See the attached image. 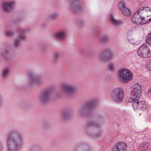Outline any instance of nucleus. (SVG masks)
Instances as JSON below:
<instances>
[{"mask_svg":"<svg viewBox=\"0 0 151 151\" xmlns=\"http://www.w3.org/2000/svg\"><path fill=\"white\" fill-rule=\"evenodd\" d=\"M145 40L146 43L151 47V33H149L147 35Z\"/></svg>","mask_w":151,"mask_h":151,"instance_id":"obj_19","label":"nucleus"},{"mask_svg":"<svg viewBox=\"0 0 151 151\" xmlns=\"http://www.w3.org/2000/svg\"><path fill=\"white\" fill-rule=\"evenodd\" d=\"M23 145V137L19 132L14 131L8 135L6 145V151L19 150Z\"/></svg>","mask_w":151,"mask_h":151,"instance_id":"obj_1","label":"nucleus"},{"mask_svg":"<svg viewBox=\"0 0 151 151\" xmlns=\"http://www.w3.org/2000/svg\"><path fill=\"white\" fill-rule=\"evenodd\" d=\"M10 72L9 69V68H7L4 70L3 73V76H6Z\"/></svg>","mask_w":151,"mask_h":151,"instance_id":"obj_24","label":"nucleus"},{"mask_svg":"<svg viewBox=\"0 0 151 151\" xmlns=\"http://www.w3.org/2000/svg\"><path fill=\"white\" fill-rule=\"evenodd\" d=\"M49 96V94L48 92H45L39 96L38 99L42 102H45L48 99Z\"/></svg>","mask_w":151,"mask_h":151,"instance_id":"obj_14","label":"nucleus"},{"mask_svg":"<svg viewBox=\"0 0 151 151\" xmlns=\"http://www.w3.org/2000/svg\"><path fill=\"white\" fill-rule=\"evenodd\" d=\"M93 126L95 127H98L97 125L96 124H93Z\"/></svg>","mask_w":151,"mask_h":151,"instance_id":"obj_35","label":"nucleus"},{"mask_svg":"<svg viewBox=\"0 0 151 151\" xmlns=\"http://www.w3.org/2000/svg\"><path fill=\"white\" fill-rule=\"evenodd\" d=\"M124 13L123 11H121L122 13L125 16H129L131 14V11L130 10L127 8H126L124 10Z\"/></svg>","mask_w":151,"mask_h":151,"instance_id":"obj_22","label":"nucleus"},{"mask_svg":"<svg viewBox=\"0 0 151 151\" xmlns=\"http://www.w3.org/2000/svg\"><path fill=\"white\" fill-rule=\"evenodd\" d=\"M63 117H65V118H66V116H65V114H63Z\"/></svg>","mask_w":151,"mask_h":151,"instance_id":"obj_36","label":"nucleus"},{"mask_svg":"<svg viewBox=\"0 0 151 151\" xmlns=\"http://www.w3.org/2000/svg\"><path fill=\"white\" fill-rule=\"evenodd\" d=\"M146 67L149 70L151 71V60L147 64Z\"/></svg>","mask_w":151,"mask_h":151,"instance_id":"obj_26","label":"nucleus"},{"mask_svg":"<svg viewBox=\"0 0 151 151\" xmlns=\"http://www.w3.org/2000/svg\"><path fill=\"white\" fill-rule=\"evenodd\" d=\"M137 54L139 57L143 58H148L151 57V50L146 44H142L137 50Z\"/></svg>","mask_w":151,"mask_h":151,"instance_id":"obj_5","label":"nucleus"},{"mask_svg":"<svg viewBox=\"0 0 151 151\" xmlns=\"http://www.w3.org/2000/svg\"><path fill=\"white\" fill-rule=\"evenodd\" d=\"M65 32L63 30H60L56 32L55 34V36L57 38L62 39L65 36Z\"/></svg>","mask_w":151,"mask_h":151,"instance_id":"obj_16","label":"nucleus"},{"mask_svg":"<svg viewBox=\"0 0 151 151\" xmlns=\"http://www.w3.org/2000/svg\"><path fill=\"white\" fill-rule=\"evenodd\" d=\"M128 41L130 44L133 45H137L140 43V42H137L133 38L131 37L128 38Z\"/></svg>","mask_w":151,"mask_h":151,"instance_id":"obj_18","label":"nucleus"},{"mask_svg":"<svg viewBox=\"0 0 151 151\" xmlns=\"http://www.w3.org/2000/svg\"><path fill=\"white\" fill-rule=\"evenodd\" d=\"M19 38L16 39L14 42V45L15 47H17L19 45L20 40H24L26 38L25 33L24 32H21L19 34Z\"/></svg>","mask_w":151,"mask_h":151,"instance_id":"obj_12","label":"nucleus"},{"mask_svg":"<svg viewBox=\"0 0 151 151\" xmlns=\"http://www.w3.org/2000/svg\"><path fill=\"white\" fill-rule=\"evenodd\" d=\"M60 54L59 53H56L54 54L53 56L54 59L56 60L58 59L60 57Z\"/></svg>","mask_w":151,"mask_h":151,"instance_id":"obj_25","label":"nucleus"},{"mask_svg":"<svg viewBox=\"0 0 151 151\" xmlns=\"http://www.w3.org/2000/svg\"><path fill=\"white\" fill-rule=\"evenodd\" d=\"M30 82L32 84H39L40 81L39 79L34 77H32L29 80Z\"/></svg>","mask_w":151,"mask_h":151,"instance_id":"obj_17","label":"nucleus"},{"mask_svg":"<svg viewBox=\"0 0 151 151\" xmlns=\"http://www.w3.org/2000/svg\"><path fill=\"white\" fill-rule=\"evenodd\" d=\"M60 88L62 91L66 94L71 93L76 89L74 86L67 84L62 85Z\"/></svg>","mask_w":151,"mask_h":151,"instance_id":"obj_10","label":"nucleus"},{"mask_svg":"<svg viewBox=\"0 0 151 151\" xmlns=\"http://www.w3.org/2000/svg\"><path fill=\"white\" fill-rule=\"evenodd\" d=\"M29 151H38L37 148L35 147H32L30 149Z\"/></svg>","mask_w":151,"mask_h":151,"instance_id":"obj_30","label":"nucleus"},{"mask_svg":"<svg viewBox=\"0 0 151 151\" xmlns=\"http://www.w3.org/2000/svg\"><path fill=\"white\" fill-rule=\"evenodd\" d=\"M101 40V41H103V40Z\"/></svg>","mask_w":151,"mask_h":151,"instance_id":"obj_39","label":"nucleus"},{"mask_svg":"<svg viewBox=\"0 0 151 151\" xmlns=\"http://www.w3.org/2000/svg\"><path fill=\"white\" fill-rule=\"evenodd\" d=\"M81 149V148L78 147L77 149L76 150H75V151H80V149Z\"/></svg>","mask_w":151,"mask_h":151,"instance_id":"obj_33","label":"nucleus"},{"mask_svg":"<svg viewBox=\"0 0 151 151\" xmlns=\"http://www.w3.org/2000/svg\"><path fill=\"white\" fill-rule=\"evenodd\" d=\"M131 101L133 102V106L135 110L140 109L142 110H145L148 107V105L144 101H138V100L133 101L130 100Z\"/></svg>","mask_w":151,"mask_h":151,"instance_id":"obj_9","label":"nucleus"},{"mask_svg":"<svg viewBox=\"0 0 151 151\" xmlns=\"http://www.w3.org/2000/svg\"><path fill=\"white\" fill-rule=\"evenodd\" d=\"M136 13L143 16V15H146L147 19L150 22L151 21V9L150 7H143L139 9Z\"/></svg>","mask_w":151,"mask_h":151,"instance_id":"obj_8","label":"nucleus"},{"mask_svg":"<svg viewBox=\"0 0 151 151\" xmlns=\"http://www.w3.org/2000/svg\"><path fill=\"white\" fill-rule=\"evenodd\" d=\"M132 22L136 25H143L148 23L150 20L147 18L137 14L136 12L131 19Z\"/></svg>","mask_w":151,"mask_h":151,"instance_id":"obj_6","label":"nucleus"},{"mask_svg":"<svg viewBox=\"0 0 151 151\" xmlns=\"http://www.w3.org/2000/svg\"><path fill=\"white\" fill-rule=\"evenodd\" d=\"M119 7L120 11L121 12L123 11L124 13V10L127 8L126 6L125 3L123 2H120L119 3Z\"/></svg>","mask_w":151,"mask_h":151,"instance_id":"obj_20","label":"nucleus"},{"mask_svg":"<svg viewBox=\"0 0 151 151\" xmlns=\"http://www.w3.org/2000/svg\"><path fill=\"white\" fill-rule=\"evenodd\" d=\"M148 93H151V87L148 91Z\"/></svg>","mask_w":151,"mask_h":151,"instance_id":"obj_34","label":"nucleus"},{"mask_svg":"<svg viewBox=\"0 0 151 151\" xmlns=\"http://www.w3.org/2000/svg\"><path fill=\"white\" fill-rule=\"evenodd\" d=\"M2 151V145L0 143V151Z\"/></svg>","mask_w":151,"mask_h":151,"instance_id":"obj_32","label":"nucleus"},{"mask_svg":"<svg viewBox=\"0 0 151 151\" xmlns=\"http://www.w3.org/2000/svg\"><path fill=\"white\" fill-rule=\"evenodd\" d=\"M15 4L14 0L5 1L2 3L1 8L5 12H9L13 9Z\"/></svg>","mask_w":151,"mask_h":151,"instance_id":"obj_7","label":"nucleus"},{"mask_svg":"<svg viewBox=\"0 0 151 151\" xmlns=\"http://www.w3.org/2000/svg\"><path fill=\"white\" fill-rule=\"evenodd\" d=\"M149 144L147 142L140 143L139 146V149L141 151H146L148 149Z\"/></svg>","mask_w":151,"mask_h":151,"instance_id":"obj_15","label":"nucleus"},{"mask_svg":"<svg viewBox=\"0 0 151 151\" xmlns=\"http://www.w3.org/2000/svg\"><path fill=\"white\" fill-rule=\"evenodd\" d=\"M7 56V53H4V52H2L1 54V58L6 59Z\"/></svg>","mask_w":151,"mask_h":151,"instance_id":"obj_27","label":"nucleus"},{"mask_svg":"<svg viewBox=\"0 0 151 151\" xmlns=\"http://www.w3.org/2000/svg\"><path fill=\"white\" fill-rule=\"evenodd\" d=\"M109 18L110 22L114 25L119 26L123 24V22L121 20L116 19L112 14H110Z\"/></svg>","mask_w":151,"mask_h":151,"instance_id":"obj_13","label":"nucleus"},{"mask_svg":"<svg viewBox=\"0 0 151 151\" xmlns=\"http://www.w3.org/2000/svg\"><path fill=\"white\" fill-rule=\"evenodd\" d=\"M70 8L72 10H73L75 9V8H76V7H74V5H70L69 6Z\"/></svg>","mask_w":151,"mask_h":151,"instance_id":"obj_31","label":"nucleus"},{"mask_svg":"<svg viewBox=\"0 0 151 151\" xmlns=\"http://www.w3.org/2000/svg\"><path fill=\"white\" fill-rule=\"evenodd\" d=\"M111 97L117 102H122L124 98V89L121 87L115 88L111 91Z\"/></svg>","mask_w":151,"mask_h":151,"instance_id":"obj_4","label":"nucleus"},{"mask_svg":"<svg viewBox=\"0 0 151 151\" xmlns=\"http://www.w3.org/2000/svg\"><path fill=\"white\" fill-rule=\"evenodd\" d=\"M101 136V134H99V136Z\"/></svg>","mask_w":151,"mask_h":151,"instance_id":"obj_37","label":"nucleus"},{"mask_svg":"<svg viewBox=\"0 0 151 151\" xmlns=\"http://www.w3.org/2000/svg\"><path fill=\"white\" fill-rule=\"evenodd\" d=\"M1 59H0V62H1Z\"/></svg>","mask_w":151,"mask_h":151,"instance_id":"obj_38","label":"nucleus"},{"mask_svg":"<svg viewBox=\"0 0 151 151\" xmlns=\"http://www.w3.org/2000/svg\"><path fill=\"white\" fill-rule=\"evenodd\" d=\"M104 55V53H102L100 55V58L102 60H104L105 59H111L114 56V54L112 52H111L109 54V55L108 56V57L106 58V59H105L103 58V57Z\"/></svg>","mask_w":151,"mask_h":151,"instance_id":"obj_21","label":"nucleus"},{"mask_svg":"<svg viewBox=\"0 0 151 151\" xmlns=\"http://www.w3.org/2000/svg\"><path fill=\"white\" fill-rule=\"evenodd\" d=\"M118 75L119 80L123 83L131 81L133 78L132 72L125 68H122L119 70Z\"/></svg>","mask_w":151,"mask_h":151,"instance_id":"obj_3","label":"nucleus"},{"mask_svg":"<svg viewBox=\"0 0 151 151\" xmlns=\"http://www.w3.org/2000/svg\"><path fill=\"white\" fill-rule=\"evenodd\" d=\"M13 33L12 32L9 31H7L6 32L5 34L6 35L8 36H10L12 35Z\"/></svg>","mask_w":151,"mask_h":151,"instance_id":"obj_29","label":"nucleus"},{"mask_svg":"<svg viewBox=\"0 0 151 151\" xmlns=\"http://www.w3.org/2000/svg\"><path fill=\"white\" fill-rule=\"evenodd\" d=\"M108 69L111 71H113L115 69L114 65L112 63H110L108 66Z\"/></svg>","mask_w":151,"mask_h":151,"instance_id":"obj_23","label":"nucleus"},{"mask_svg":"<svg viewBox=\"0 0 151 151\" xmlns=\"http://www.w3.org/2000/svg\"><path fill=\"white\" fill-rule=\"evenodd\" d=\"M127 147V144L123 142L117 143L111 151H126Z\"/></svg>","mask_w":151,"mask_h":151,"instance_id":"obj_11","label":"nucleus"},{"mask_svg":"<svg viewBox=\"0 0 151 151\" xmlns=\"http://www.w3.org/2000/svg\"><path fill=\"white\" fill-rule=\"evenodd\" d=\"M58 16V14L56 13H53L51 14L50 15V17L51 18L55 19Z\"/></svg>","mask_w":151,"mask_h":151,"instance_id":"obj_28","label":"nucleus"},{"mask_svg":"<svg viewBox=\"0 0 151 151\" xmlns=\"http://www.w3.org/2000/svg\"><path fill=\"white\" fill-rule=\"evenodd\" d=\"M130 88L132 89L130 91V100H138L141 96L142 92L141 84L136 83L132 85Z\"/></svg>","mask_w":151,"mask_h":151,"instance_id":"obj_2","label":"nucleus"}]
</instances>
